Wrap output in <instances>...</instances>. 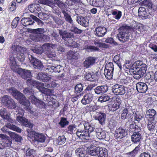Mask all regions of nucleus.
Returning a JSON list of instances; mask_svg holds the SVG:
<instances>
[{
  "instance_id": "a18cd8bd",
  "label": "nucleus",
  "mask_w": 157,
  "mask_h": 157,
  "mask_svg": "<svg viewBox=\"0 0 157 157\" xmlns=\"http://www.w3.org/2000/svg\"><path fill=\"white\" fill-rule=\"evenodd\" d=\"M99 154V157H108L107 150L105 148H101Z\"/></svg>"
},
{
  "instance_id": "1a4fd4ad",
  "label": "nucleus",
  "mask_w": 157,
  "mask_h": 157,
  "mask_svg": "<svg viewBox=\"0 0 157 157\" xmlns=\"http://www.w3.org/2000/svg\"><path fill=\"white\" fill-rule=\"evenodd\" d=\"M29 101H29H29L32 104H34L36 106L39 107H42L44 105V102L42 101L41 100L37 98L36 97L33 95L30 96L29 97ZM29 106L31 107L30 106V105H29ZM30 108L31 109V107H30ZM28 111L29 112V111ZM29 112H30V113H32L33 112V111H31V110L30 111H29Z\"/></svg>"
},
{
  "instance_id": "3c124183",
  "label": "nucleus",
  "mask_w": 157,
  "mask_h": 157,
  "mask_svg": "<svg viewBox=\"0 0 157 157\" xmlns=\"http://www.w3.org/2000/svg\"><path fill=\"white\" fill-rule=\"evenodd\" d=\"M12 70L16 72L21 77H22L24 70L21 68H17L16 66V67H12Z\"/></svg>"
},
{
  "instance_id": "6e6552de",
  "label": "nucleus",
  "mask_w": 157,
  "mask_h": 157,
  "mask_svg": "<svg viewBox=\"0 0 157 157\" xmlns=\"http://www.w3.org/2000/svg\"><path fill=\"white\" fill-rule=\"evenodd\" d=\"M113 93L117 95H122L126 93V87L123 85L116 84L112 87Z\"/></svg>"
},
{
  "instance_id": "680f3d73",
  "label": "nucleus",
  "mask_w": 157,
  "mask_h": 157,
  "mask_svg": "<svg viewBox=\"0 0 157 157\" xmlns=\"http://www.w3.org/2000/svg\"><path fill=\"white\" fill-rule=\"evenodd\" d=\"M59 124L62 127H64L65 125L68 124V122L64 118H62Z\"/></svg>"
},
{
  "instance_id": "72a5a7b5",
  "label": "nucleus",
  "mask_w": 157,
  "mask_h": 157,
  "mask_svg": "<svg viewBox=\"0 0 157 157\" xmlns=\"http://www.w3.org/2000/svg\"><path fill=\"white\" fill-rule=\"evenodd\" d=\"M92 4L95 6L103 7L104 5V0H92Z\"/></svg>"
},
{
  "instance_id": "69168bd1",
  "label": "nucleus",
  "mask_w": 157,
  "mask_h": 157,
  "mask_svg": "<svg viewBox=\"0 0 157 157\" xmlns=\"http://www.w3.org/2000/svg\"><path fill=\"white\" fill-rule=\"evenodd\" d=\"M105 42L113 45H117V43L112 37H109L106 39L105 40Z\"/></svg>"
},
{
  "instance_id": "7c9ffc66",
  "label": "nucleus",
  "mask_w": 157,
  "mask_h": 157,
  "mask_svg": "<svg viewBox=\"0 0 157 157\" xmlns=\"http://www.w3.org/2000/svg\"><path fill=\"white\" fill-rule=\"evenodd\" d=\"M85 130L87 131L88 132L90 133L94 130V125L93 124H89L88 122H85L83 125Z\"/></svg>"
},
{
  "instance_id": "37998d69",
  "label": "nucleus",
  "mask_w": 157,
  "mask_h": 157,
  "mask_svg": "<svg viewBox=\"0 0 157 157\" xmlns=\"http://www.w3.org/2000/svg\"><path fill=\"white\" fill-rule=\"evenodd\" d=\"M66 140V138L64 136H59L56 139V143L59 145H61L64 144Z\"/></svg>"
},
{
  "instance_id": "09e8293b",
  "label": "nucleus",
  "mask_w": 157,
  "mask_h": 157,
  "mask_svg": "<svg viewBox=\"0 0 157 157\" xmlns=\"http://www.w3.org/2000/svg\"><path fill=\"white\" fill-rule=\"evenodd\" d=\"M142 5L148 7L149 8L152 7V2L150 0H144L140 2Z\"/></svg>"
},
{
  "instance_id": "473e14b6",
  "label": "nucleus",
  "mask_w": 157,
  "mask_h": 157,
  "mask_svg": "<svg viewBox=\"0 0 157 157\" xmlns=\"http://www.w3.org/2000/svg\"><path fill=\"white\" fill-rule=\"evenodd\" d=\"M148 122L147 124V128L150 132H154L155 131V128L156 124L155 122L148 119Z\"/></svg>"
},
{
  "instance_id": "9d476101",
  "label": "nucleus",
  "mask_w": 157,
  "mask_h": 157,
  "mask_svg": "<svg viewBox=\"0 0 157 157\" xmlns=\"http://www.w3.org/2000/svg\"><path fill=\"white\" fill-rule=\"evenodd\" d=\"M16 120L23 125L27 127L32 128L33 124L29 122L28 120L26 119L25 117L20 115H17Z\"/></svg>"
},
{
  "instance_id": "9b49d317",
  "label": "nucleus",
  "mask_w": 157,
  "mask_h": 157,
  "mask_svg": "<svg viewBox=\"0 0 157 157\" xmlns=\"http://www.w3.org/2000/svg\"><path fill=\"white\" fill-rule=\"evenodd\" d=\"M129 70L131 74L133 75L134 78L136 79H138L141 78L145 74L138 69L135 70L132 68L130 69Z\"/></svg>"
},
{
  "instance_id": "13d9d810",
  "label": "nucleus",
  "mask_w": 157,
  "mask_h": 157,
  "mask_svg": "<svg viewBox=\"0 0 157 157\" xmlns=\"http://www.w3.org/2000/svg\"><path fill=\"white\" fill-rule=\"evenodd\" d=\"M71 31L75 33L76 34H81L82 32V30L78 29L77 27L75 26H72L71 28Z\"/></svg>"
},
{
  "instance_id": "f3484780",
  "label": "nucleus",
  "mask_w": 157,
  "mask_h": 157,
  "mask_svg": "<svg viewBox=\"0 0 157 157\" xmlns=\"http://www.w3.org/2000/svg\"><path fill=\"white\" fill-rule=\"evenodd\" d=\"M7 128H9L18 132H21V128L9 123L7 124L2 128L1 130L3 132H5L7 131Z\"/></svg>"
},
{
  "instance_id": "bf43d9fd",
  "label": "nucleus",
  "mask_w": 157,
  "mask_h": 157,
  "mask_svg": "<svg viewBox=\"0 0 157 157\" xmlns=\"http://www.w3.org/2000/svg\"><path fill=\"white\" fill-rule=\"evenodd\" d=\"M83 87L82 84H77L75 88V92L76 93H79L83 90Z\"/></svg>"
},
{
  "instance_id": "dca6fc26",
  "label": "nucleus",
  "mask_w": 157,
  "mask_h": 157,
  "mask_svg": "<svg viewBox=\"0 0 157 157\" xmlns=\"http://www.w3.org/2000/svg\"><path fill=\"white\" fill-rule=\"evenodd\" d=\"M38 79L41 80L44 83H47L51 80L52 77L51 75L42 73H39L37 77Z\"/></svg>"
},
{
  "instance_id": "6e6d98bb",
  "label": "nucleus",
  "mask_w": 157,
  "mask_h": 157,
  "mask_svg": "<svg viewBox=\"0 0 157 157\" xmlns=\"http://www.w3.org/2000/svg\"><path fill=\"white\" fill-rule=\"evenodd\" d=\"M120 107L116 103H114L112 105H110L108 107L110 111H114L118 109Z\"/></svg>"
},
{
  "instance_id": "7ed1b4c3",
  "label": "nucleus",
  "mask_w": 157,
  "mask_h": 157,
  "mask_svg": "<svg viewBox=\"0 0 157 157\" xmlns=\"http://www.w3.org/2000/svg\"><path fill=\"white\" fill-rule=\"evenodd\" d=\"M33 34L32 36V39L36 42L44 41V39L46 36L43 34L44 33V29L38 28L33 30Z\"/></svg>"
},
{
  "instance_id": "4d7b16f0",
  "label": "nucleus",
  "mask_w": 157,
  "mask_h": 157,
  "mask_svg": "<svg viewBox=\"0 0 157 157\" xmlns=\"http://www.w3.org/2000/svg\"><path fill=\"white\" fill-rule=\"evenodd\" d=\"M23 73L22 78L24 79L31 76V73L30 71L24 70Z\"/></svg>"
},
{
  "instance_id": "0eeeda50",
  "label": "nucleus",
  "mask_w": 157,
  "mask_h": 157,
  "mask_svg": "<svg viewBox=\"0 0 157 157\" xmlns=\"http://www.w3.org/2000/svg\"><path fill=\"white\" fill-rule=\"evenodd\" d=\"M28 58L30 63L34 68L41 69L43 68V64L40 60L30 54L28 55Z\"/></svg>"
},
{
  "instance_id": "e433bc0d",
  "label": "nucleus",
  "mask_w": 157,
  "mask_h": 157,
  "mask_svg": "<svg viewBox=\"0 0 157 157\" xmlns=\"http://www.w3.org/2000/svg\"><path fill=\"white\" fill-rule=\"evenodd\" d=\"M67 56L70 59H77L78 57V53L77 52L70 51L68 52Z\"/></svg>"
},
{
  "instance_id": "cd10ccee",
  "label": "nucleus",
  "mask_w": 157,
  "mask_h": 157,
  "mask_svg": "<svg viewBox=\"0 0 157 157\" xmlns=\"http://www.w3.org/2000/svg\"><path fill=\"white\" fill-rule=\"evenodd\" d=\"M146 116L149 118L150 120L154 121L156 117V112L153 109H149L147 112Z\"/></svg>"
},
{
  "instance_id": "2f4dec72",
  "label": "nucleus",
  "mask_w": 157,
  "mask_h": 157,
  "mask_svg": "<svg viewBox=\"0 0 157 157\" xmlns=\"http://www.w3.org/2000/svg\"><path fill=\"white\" fill-rule=\"evenodd\" d=\"M41 84H45V83H42L41 82L39 85L37 86V89L42 93L47 94H48L50 92V90L48 89L45 88L44 87L45 86H42Z\"/></svg>"
},
{
  "instance_id": "c85d7f7f",
  "label": "nucleus",
  "mask_w": 157,
  "mask_h": 157,
  "mask_svg": "<svg viewBox=\"0 0 157 157\" xmlns=\"http://www.w3.org/2000/svg\"><path fill=\"white\" fill-rule=\"evenodd\" d=\"M95 132L96 133L97 137L99 139H104L105 138V132L104 131H102L101 128H96Z\"/></svg>"
},
{
  "instance_id": "c9c22d12",
  "label": "nucleus",
  "mask_w": 157,
  "mask_h": 157,
  "mask_svg": "<svg viewBox=\"0 0 157 157\" xmlns=\"http://www.w3.org/2000/svg\"><path fill=\"white\" fill-rule=\"evenodd\" d=\"M105 114L101 113L98 116H95V119L98 120L100 124L103 125L105 123Z\"/></svg>"
},
{
  "instance_id": "5701e85b",
  "label": "nucleus",
  "mask_w": 157,
  "mask_h": 157,
  "mask_svg": "<svg viewBox=\"0 0 157 157\" xmlns=\"http://www.w3.org/2000/svg\"><path fill=\"white\" fill-rule=\"evenodd\" d=\"M95 62V59L93 57H89L86 58L83 63L84 66L88 68L92 66Z\"/></svg>"
},
{
  "instance_id": "4be33fe9",
  "label": "nucleus",
  "mask_w": 157,
  "mask_h": 157,
  "mask_svg": "<svg viewBox=\"0 0 157 157\" xmlns=\"http://www.w3.org/2000/svg\"><path fill=\"white\" fill-rule=\"evenodd\" d=\"M108 90V87L105 85L98 86L94 89L95 93L101 94L106 92Z\"/></svg>"
},
{
  "instance_id": "49530a36",
  "label": "nucleus",
  "mask_w": 157,
  "mask_h": 157,
  "mask_svg": "<svg viewBox=\"0 0 157 157\" xmlns=\"http://www.w3.org/2000/svg\"><path fill=\"white\" fill-rule=\"evenodd\" d=\"M86 132V130H85L84 129H78L77 130L76 133L78 137L82 139Z\"/></svg>"
},
{
  "instance_id": "f704fd0d",
  "label": "nucleus",
  "mask_w": 157,
  "mask_h": 157,
  "mask_svg": "<svg viewBox=\"0 0 157 157\" xmlns=\"http://www.w3.org/2000/svg\"><path fill=\"white\" fill-rule=\"evenodd\" d=\"M85 77L87 80L93 82L96 80L97 76L93 73H89L85 75Z\"/></svg>"
},
{
  "instance_id": "774afa93",
  "label": "nucleus",
  "mask_w": 157,
  "mask_h": 157,
  "mask_svg": "<svg viewBox=\"0 0 157 157\" xmlns=\"http://www.w3.org/2000/svg\"><path fill=\"white\" fill-rule=\"evenodd\" d=\"M38 17L41 19H46L48 18V15L42 12H40L38 14Z\"/></svg>"
},
{
  "instance_id": "f8f14e48",
  "label": "nucleus",
  "mask_w": 157,
  "mask_h": 157,
  "mask_svg": "<svg viewBox=\"0 0 157 157\" xmlns=\"http://www.w3.org/2000/svg\"><path fill=\"white\" fill-rule=\"evenodd\" d=\"M10 113L7 111L5 108H2L0 110V115L4 119L7 121L13 123V121L11 118L10 116Z\"/></svg>"
},
{
  "instance_id": "c756f323",
  "label": "nucleus",
  "mask_w": 157,
  "mask_h": 157,
  "mask_svg": "<svg viewBox=\"0 0 157 157\" xmlns=\"http://www.w3.org/2000/svg\"><path fill=\"white\" fill-rule=\"evenodd\" d=\"M56 44L47 43L43 45L42 47V49L43 52H46L50 51L51 49H55L56 47Z\"/></svg>"
},
{
  "instance_id": "a19ab883",
  "label": "nucleus",
  "mask_w": 157,
  "mask_h": 157,
  "mask_svg": "<svg viewBox=\"0 0 157 157\" xmlns=\"http://www.w3.org/2000/svg\"><path fill=\"white\" fill-rule=\"evenodd\" d=\"M54 3L55 5H57L62 10V11L63 10H66L67 5L63 3V2L59 0H55L54 1Z\"/></svg>"
},
{
  "instance_id": "423d86ee",
  "label": "nucleus",
  "mask_w": 157,
  "mask_h": 157,
  "mask_svg": "<svg viewBox=\"0 0 157 157\" xmlns=\"http://www.w3.org/2000/svg\"><path fill=\"white\" fill-rule=\"evenodd\" d=\"M11 48L13 52L17 54V55L21 53V58L20 59V60L23 61L24 59V54L26 52V48L15 44L12 45Z\"/></svg>"
},
{
  "instance_id": "58836bf2",
  "label": "nucleus",
  "mask_w": 157,
  "mask_h": 157,
  "mask_svg": "<svg viewBox=\"0 0 157 157\" xmlns=\"http://www.w3.org/2000/svg\"><path fill=\"white\" fill-rule=\"evenodd\" d=\"M76 129V126L75 124H71L67 127V132L70 134H74L75 133Z\"/></svg>"
},
{
  "instance_id": "f03ea898",
  "label": "nucleus",
  "mask_w": 157,
  "mask_h": 157,
  "mask_svg": "<svg viewBox=\"0 0 157 157\" xmlns=\"http://www.w3.org/2000/svg\"><path fill=\"white\" fill-rule=\"evenodd\" d=\"M129 26L123 25L120 28V32L118 34L119 40L123 43L127 41L129 38Z\"/></svg>"
},
{
  "instance_id": "ea45409f",
  "label": "nucleus",
  "mask_w": 157,
  "mask_h": 157,
  "mask_svg": "<svg viewBox=\"0 0 157 157\" xmlns=\"http://www.w3.org/2000/svg\"><path fill=\"white\" fill-rule=\"evenodd\" d=\"M82 48L83 49L90 50L91 52L98 51L99 50V48L96 47L91 45L88 46L85 44L83 45Z\"/></svg>"
},
{
  "instance_id": "de8ad7c7",
  "label": "nucleus",
  "mask_w": 157,
  "mask_h": 157,
  "mask_svg": "<svg viewBox=\"0 0 157 157\" xmlns=\"http://www.w3.org/2000/svg\"><path fill=\"white\" fill-rule=\"evenodd\" d=\"M113 71H110L106 70H104V75L106 78L110 79L113 76Z\"/></svg>"
},
{
  "instance_id": "338daca9",
  "label": "nucleus",
  "mask_w": 157,
  "mask_h": 157,
  "mask_svg": "<svg viewBox=\"0 0 157 157\" xmlns=\"http://www.w3.org/2000/svg\"><path fill=\"white\" fill-rule=\"evenodd\" d=\"M46 55L48 58H52L56 56L55 52L51 50L45 52Z\"/></svg>"
},
{
  "instance_id": "412c9836",
  "label": "nucleus",
  "mask_w": 157,
  "mask_h": 157,
  "mask_svg": "<svg viewBox=\"0 0 157 157\" xmlns=\"http://www.w3.org/2000/svg\"><path fill=\"white\" fill-rule=\"evenodd\" d=\"M101 149L95 146H91L90 148L88 149V151L90 155L95 156L99 154Z\"/></svg>"
},
{
  "instance_id": "603ef678",
  "label": "nucleus",
  "mask_w": 157,
  "mask_h": 157,
  "mask_svg": "<svg viewBox=\"0 0 157 157\" xmlns=\"http://www.w3.org/2000/svg\"><path fill=\"white\" fill-rule=\"evenodd\" d=\"M113 64L112 63L110 62L107 63L105 65V70L113 71Z\"/></svg>"
},
{
  "instance_id": "5fc2aeb1",
  "label": "nucleus",
  "mask_w": 157,
  "mask_h": 157,
  "mask_svg": "<svg viewBox=\"0 0 157 157\" xmlns=\"http://www.w3.org/2000/svg\"><path fill=\"white\" fill-rule=\"evenodd\" d=\"M134 117L135 120L138 122H139L140 120L144 118L143 116L140 114L138 112H136L134 114Z\"/></svg>"
},
{
  "instance_id": "8fccbe9b",
  "label": "nucleus",
  "mask_w": 157,
  "mask_h": 157,
  "mask_svg": "<svg viewBox=\"0 0 157 157\" xmlns=\"http://www.w3.org/2000/svg\"><path fill=\"white\" fill-rule=\"evenodd\" d=\"M42 86H45L47 88H54L56 87L57 83L54 82H52L51 83L49 82L45 83V84H41Z\"/></svg>"
},
{
  "instance_id": "2eb2a0df",
  "label": "nucleus",
  "mask_w": 157,
  "mask_h": 157,
  "mask_svg": "<svg viewBox=\"0 0 157 157\" xmlns=\"http://www.w3.org/2000/svg\"><path fill=\"white\" fill-rule=\"evenodd\" d=\"M93 94L91 93H88L84 96V97L81 100L82 103L84 105H86L90 103L93 100Z\"/></svg>"
},
{
  "instance_id": "39448f33",
  "label": "nucleus",
  "mask_w": 157,
  "mask_h": 157,
  "mask_svg": "<svg viewBox=\"0 0 157 157\" xmlns=\"http://www.w3.org/2000/svg\"><path fill=\"white\" fill-rule=\"evenodd\" d=\"M1 100L2 102L5 104L6 106L8 108L14 109L16 108L15 102L9 96L4 95L2 98Z\"/></svg>"
},
{
  "instance_id": "052dcab7",
  "label": "nucleus",
  "mask_w": 157,
  "mask_h": 157,
  "mask_svg": "<svg viewBox=\"0 0 157 157\" xmlns=\"http://www.w3.org/2000/svg\"><path fill=\"white\" fill-rule=\"evenodd\" d=\"M9 59L10 61V65L11 68L12 69V67H16V63L14 57L11 56L10 57Z\"/></svg>"
},
{
  "instance_id": "20e7f679",
  "label": "nucleus",
  "mask_w": 157,
  "mask_h": 157,
  "mask_svg": "<svg viewBox=\"0 0 157 157\" xmlns=\"http://www.w3.org/2000/svg\"><path fill=\"white\" fill-rule=\"evenodd\" d=\"M27 131L29 136L34 137L36 141L41 143L44 142L45 140V136L42 134L38 133L29 129H27Z\"/></svg>"
},
{
  "instance_id": "6ab92c4d",
  "label": "nucleus",
  "mask_w": 157,
  "mask_h": 157,
  "mask_svg": "<svg viewBox=\"0 0 157 157\" xmlns=\"http://www.w3.org/2000/svg\"><path fill=\"white\" fill-rule=\"evenodd\" d=\"M131 139L133 143H139L142 139V136L139 132H136L132 135Z\"/></svg>"
},
{
  "instance_id": "393cba45",
  "label": "nucleus",
  "mask_w": 157,
  "mask_h": 157,
  "mask_svg": "<svg viewBox=\"0 0 157 157\" xmlns=\"http://www.w3.org/2000/svg\"><path fill=\"white\" fill-rule=\"evenodd\" d=\"M32 15L29 17L22 18L21 21L22 24L25 26L33 24L34 21L31 17Z\"/></svg>"
},
{
  "instance_id": "ddd939ff",
  "label": "nucleus",
  "mask_w": 157,
  "mask_h": 157,
  "mask_svg": "<svg viewBox=\"0 0 157 157\" xmlns=\"http://www.w3.org/2000/svg\"><path fill=\"white\" fill-rule=\"evenodd\" d=\"M136 87L137 91L140 93H145L148 89L147 84L143 82L137 83L136 84Z\"/></svg>"
},
{
  "instance_id": "4c0bfd02",
  "label": "nucleus",
  "mask_w": 157,
  "mask_h": 157,
  "mask_svg": "<svg viewBox=\"0 0 157 157\" xmlns=\"http://www.w3.org/2000/svg\"><path fill=\"white\" fill-rule=\"evenodd\" d=\"M40 83L41 82L31 79H28L27 81V83L29 86H36L37 88V86L39 85Z\"/></svg>"
},
{
  "instance_id": "864d4df0",
  "label": "nucleus",
  "mask_w": 157,
  "mask_h": 157,
  "mask_svg": "<svg viewBox=\"0 0 157 157\" xmlns=\"http://www.w3.org/2000/svg\"><path fill=\"white\" fill-rule=\"evenodd\" d=\"M112 14L113 15H115L114 18L117 20L120 19L122 15L121 12L120 11L117 10L113 11Z\"/></svg>"
},
{
  "instance_id": "f257e3e1",
  "label": "nucleus",
  "mask_w": 157,
  "mask_h": 157,
  "mask_svg": "<svg viewBox=\"0 0 157 157\" xmlns=\"http://www.w3.org/2000/svg\"><path fill=\"white\" fill-rule=\"evenodd\" d=\"M8 92L16 99H17L20 104L24 106V108L28 111L31 110L29 106L30 103L28 100L26 99L25 96L14 87H11L7 89Z\"/></svg>"
},
{
  "instance_id": "0e129e2a",
  "label": "nucleus",
  "mask_w": 157,
  "mask_h": 157,
  "mask_svg": "<svg viewBox=\"0 0 157 157\" xmlns=\"http://www.w3.org/2000/svg\"><path fill=\"white\" fill-rule=\"evenodd\" d=\"M19 19V18L18 17H15L13 19L12 22V28H15L17 27Z\"/></svg>"
},
{
  "instance_id": "a211bd4d",
  "label": "nucleus",
  "mask_w": 157,
  "mask_h": 157,
  "mask_svg": "<svg viewBox=\"0 0 157 157\" xmlns=\"http://www.w3.org/2000/svg\"><path fill=\"white\" fill-rule=\"evenodd\" d=\"M76 20L79 24L83 26L86 27L89 25V20L86 17L82 16H77Z\"/></svg>"
},
{
  "instance_id": "e2e57ef3",
  "label": "nucleus",
  "mask_w": 157,
  "mask_h": 157,
  "mask_svg": "<svg viewBox=\"0 0 157 157\" xmlns=\"http://www.w3.org/2000/svg\"><path fill=\"white\" fill-rule=\"evenodd\" d=\"M83 138L86 140L91 139L94 138V136L92 135H91V134L88 132L87 131H86V132L84 135Z\"/></svg>"
},
{
  "instance_id": "79ce46f5",
  "label": "nucleus",
  "mask_w": 157,
  "mask_h": 157,
  "mask_svg": "<svg viewBox=\"0 0 157 157\" xmlns=\"http://www.w3.org/2000/svg\"><path fill=\"white\" fill-rule=\"evenodd\" d=\"M66 10H63L62 11V12L64 15L65 20L70 23L72 24L73 23L72 18L66 12Z\"/></svg>"
},
{
  "instance_id": "a878e982",
  "label": "nucleus",
  "mask_w": 157,
  "mask_h": 157,
  "mask_svg": "<svg viewBox=\"0 0 157 157\" xmlns=\"http://www.w3.org/2000/svg\"><path fill=\"white\" fill-rule=\"evenodd\" d=\"M96 34L98 36H103L106 33L107 30L104 27L99 26L95 29Z\"/></svg>"
},
{
  "instance_id": "bb28decb",
  "label": "nucleus",
  "mask_w": 157,
  "mask_h": 157,
  "mask_svg": "<svg viewBox=\"0 0 157 157\" xmlns=\"http://www.w3.org/2000/svg\"><path fill=\"white\" fill-rule=\"evenodd\" d=\"M59 32L60 36H62V38L64 40H65L67 38H71L74 36L72 33L67 32L66 31L59 29Z\"/></svg>"
},
{
  "instance_id": "4468645a",
  "label": "nucleus",
  "mask_w": 157,
  "mask_h": 157,
  "mask_svg": "<svg viewBox=\"0 0 157 157\" xmlns=\"http://www.w3.org/2000/svg\"><path fill=\"white\" fill-rule=\"evenodd\" d=\"M127 135V130L120 127L116 130L115 136L117 138L121 139L125 137Z\"/></svg>"
},
{
  "instance_id": "aec40b11",
  "label": "nucleus",
  "mask_w": 157,
  "mask_h": 157,
  "mask_svg": "<svg viewBox=\"0 0 157 157\" xmlns=\"http://www.w3.org/2000/svg\"><path fill=\"white\" fill-rule=\"evenodd\" d=\"M75 155L77 157H87L86 151L83 147L77 148L75 151Z\"/></svg>"
},
{
  "instance_id": "c03bdc74",
  "label": "nucleus",
  "mask_w": 157,
  "mask_h": 157,
  "mask_svg": "<svg viewBox=\"0 0 157 157\" xmlns=\"http://www.w3.org/2000/svg\"><path fill=\"white\" fill-rule=\"evenodd\" d=\"M110 99V96L106 94L102 95L99 98L98 101L101 103L109 101Z\"/></svg>"
},
{
  "instance_id": "b1692460",
  "label": "nucleus",
  "mask_w": 157,
  "mask_h": 157,
  "mask_svg": "<svg viewBox=\"0 0 157 157\" xmlns=\"http://www.w3.org/2000/svg\"><path fill=\"white\" fill-rule=\"evenodd\" d=\"M126 124L129 125L130 130L133 132H139L140 130V128L138 125H136L133 121H128L126 123Z\"/></svg>"
}]
</instances>
